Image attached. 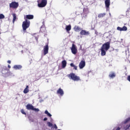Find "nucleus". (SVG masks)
<instances>
[{
    "mask_svg": "<svg viewBox=\"0 0 130 130\" xmlns=\"http://www.w3.org/2000/svg\"><path fill=\"white\" fill-rule=\"evenodd\" d=\"M22 27L23 31L26 32V30L30 27V21L29 20H25L22 22Z\"/></svg>",
    "mask_w": 130,
    "mask_h": 130,
    "instance_id": "f257e3e1",
    "label": "nucleus"
},
{
    "mask_svg": "<svg viewBox=\"0 0 130 130\" xmlns=\"http://www.w3.org/2000/svg\"><path fill=\"white\" fill-rule=\"evenodd\" d=\"M69 79L73 80V81H80L81 79H80V77L76 75L75 73H71L68 75Z\"/></svg>",
    "mask_w": 130,
    "mask_h": 130,
    "instance_id": "f03ea898",
    "label": "nucleus"
},
{
    "mask_svg": "<svg viewBox=\"0 0 130 130\" xmlns=\"http://www.w3.org/2000/svg\"><path fill=\"white\" fill-rule=\"evenodd\" d=\"M102 48H103L106 51H107V50L110 48V41L107 42L104 44L102 46Z\"/></svg>",
    "mask_w": 130,
    "mask_h": 130,
    "instance_id": "7ed1b4c3",
    "label": "nucleus"
},
{
    "mask_svg": "<svg viewBox=\"0 0 130 130\" xmlns=\"http://www.w3.org/2000/svg\"><path fill=\"white\" fill-rule=\"evenodd\" d=\"M47 5V0H42L39 4H38L39 8H44Z\"/></svg>",
    "mask_w": 130,
    "mask_h": 130,
    "instance_id": "20e7f679",
    "label": "nucleus"
},
{
    "mask_svg": "<svg viewBox=\"0 0 130 130\" xmlns=\"http://www.w3.org/2000/svg\"><path fill=\"white\" fill-rule=\"evenodd\" d=\"M48 50H49V46H48V42L46 44V45L44 46L43 53L44 55H46L48 53Z\"/></svg>",
    "mask_w": 130,
    "mask_h": 130,
    "instance_id": "39448f33",
    "label": "nucleus"
},
{
    "mask_svg": "<svg viewBox=\"0 0 130 130\" xmlns=\"http://www.w3.org/2000/svg\"><path fill=\"white\" fill-rule=\"evenodd\" d=\"M71 52L73 54L76 55L78 53V49L77 48V46L74 44H72V46L71 47Z\"/></svg>",
    "mask_w": 130,
    "mask_h": 130,
    "instance_id": "423d86ee",
    "label": "nucleus"
},
{
    "mask_svg": "<svg viewBox=\"0 0 130 130\" xmlns=\"http://www.w3.org/2000/svg\"><path fill=\"white\" fill-rule=\"evenodd\" d=\"M10 8H12V9H17L18 7H19V3L17 2H12L9 5Z\"/></svg>",
    "mask_w": 130,
    "mask_h": 130,
    "instance_id": "0eeeda50",
    "label": "nucleus"
},
{
    "mask_svg": "<svg viewBox=\"0 0 130 130\" xmlns=\"http://www.w3.org/2000/svg\"><path fill=\"white\" fill-rule=\"evenodd\" d=\"M34 19V15H26L24 16V19L25 21H29L28 20H33Z\"/></svg>",
    "mask_w": 130,
    "mask_h": 130,
    "instance_id": "6e6552de",
    "label": "nucleus"
},
{
    "mask_svg": "<svg viewBox=\"0 0 130 130\" xmlns=\"http://www.w3.org/2000/svg\"><path fill=\"white\" fill-rule=\"evenodd\" d=\"M85 66H86V62L85 61V60H82L79 63V67L80 69H84Z\"/></svg>",
    "mask_w": 130,
    "mask_h": 130,
    "instance_id": "1a4fd4ad",
    "label": "nucleus"
},
{
    "mask_svg": "<svg viewBox=\"0 0 130 130\" xmlns=\"http://www.w3.org/2000/svg\"><path fill=\"white\" fill-rule=\"evenodd\" d=\"M90 33L89 31H86L85 29H82L80 31V35L82 36H86V35H89Z\"/></svg>",
    "mask_w": 130,
    "mask_h": 130,
    "instance_id": "9d476101",
    "label": "nucleus"
},
{
    "mask_svg": "<svg viewBox=\"0 0 130 130\" xmlns=\"http://www.w3.org/2000/svg\"><path fill=\"white\" fill-rule=\"evenodd\" d=\"M56 94H58L59 95H60V96H63V94H64V92H63V90L61 89V88H59L56 92Z\"/></svg>",
    "mask_w": 130,
    "mask_h": 130,
    "instance_id": "9b49d317",
    "label": "nucleus"
},
{
    "mask_svg": "<svg viewBox=\"0 0 130 130\" xmlns=\"http://www.w3.org/2000/svg\"><path fill=\"white\" fill-rule=\"evenodd\" d=\"M117 30H118V31H126L127 30V27H126V26H124L122 27L118 26L117 27Z\"/></svg>",
    "mask_w": 130,
    "mask_h": 130,
    "instance_id": "f8f14e48",
    "label": "nucleus"
},
{
    "mask_svg": "<svg viewBox=\"0 0 130 130\" xmlns=\"http://www.w3.org/2000/svg\"><path fill=\"white\" fill-rule=\"evenodd\" d=\"M26 108L27 110H33L34 106L31 104H28L26 106Z\"/></svg>",
    "mask_w": 130,
    "mask_h": 130,
    "instance_id": "ddd939ff",
    "label": "nucleus"
},
{
    "mask_svg": "<svg viewBox=\"0 0 130 130\" xmlns=\"http://www.w3.org/2000/svg\"><path fill=\"white\" fill-rule=\"evenodd\" d=\"M105 6L107 9L109 8L110 6V0H105Z\"/></svg>",
    "mask_w": 130,
    "mask_h": 130,
    "instance_id": "4468645a",
    "label": "nucleus"
},
{
    "mask_svg": "<svg viewBox=\"0 0 130 130\" xmlns=\"http://www.w3.org/2000/svg\"><path fill=\"white\" fill-rule=\"evenodd\" d=\"M83 13L84 16H87V14H89V9L88 8H84Z\"/></svg>",
    "mask_w": 130,
    "mask_h": 130,
    "instance_id": "2eb2a0df",
    "label": "nucleus"
},
{
    "mask_svg": "<svg viewBox=\"0 0 130 130\" xmlns=\"http://www.w3.org/2000/svg\"><path fill=\"white\" fill-rule=\"evenodd\" d=\"M74 30L76 32H80V31L82 30V29L81 28V27H80V26L76 25L74 28Z\"/></svg>",
    "mask_w": 130,
    "mask_h": 130,
    "instance_id": "dca6fc26",
    "label": "nucleus"
},
{
    "mask_svg": "<svg viewBox=\"0 0 130 130\" xmlns=\"http://www.w3.org/2000/svg\"><path fill=\"white\" fill-rule=\"evenodd\" d=\"M22 68V67L21 65H14L13 67V69H14V70H21Z\"/></svg>",
    "mask_w": 130,
    "mask_h": 130,
    "instance_id": "f3484780",
    "label": "nucleus"
},
{
    "mask_svg": "<svg viewBox=\"0 0 130 130\" xmlns=\"http://www.w3.org/2000/svg\"><path fill=\"white\" fill-rule=\"evenodd\" d=\"M101 55L102 56H104V55H106V51H105V49L101 48Z\"/></svg>",
    "mask_w": 130,
    "mask_h": 130,
    "instance_id": "a211bd4d",
    "label": "nucleus"
},
{
    "mask_svg": "<svg viewBox=\"0 0 130 130\" xmlns=\"http://www.w3.org/2000/svg\"><path fill=\"white\" fill-rule=\"evenodd\" d=\"M66 30L67 32H69V31H71V30H72V25H71V24L67 25L66 27Z\"/></svg>",
    "mask_w": 130,
    "mask_h": 130,
    "instance_id": "6ab92c4d",
    "label": "nucleus"
},
{
    "mask_svg": "<svg viewBox=\"0 0 130 130\" xmlns=\"http://www.w3.org/2000/svg\"><path fill=\"white\" fill-rule=\"evenodd\" d=\"M116 76V75H115V73H114L113 72L110 73V74L109 75V77L111 79H113V78H115Z\"/></svg>",
    "mask_w": 130,
    "mask_h": 130,
    "instance_id": "aec40b11",
    "label": "nucleus"
},
{
    "mask_svg": "<svg viewBox=\"0 0 130 130\" xmlns=\"http://www.w3.org/2000/svg\"><path fill=\"white\" fill-rule=\"evenodd\" d=\"M61 63L62 69H64V68L67 67V61L66 60H63L62 61Z\"/></svg>",
    "mask_w": 130,
    "mask_h": 130,
    "instance_id": "412c9836",
    "label": "nucleus"
},
{
    "mask_svg": "<svg viewBox=\"0 0 130 130\" xmlns=\"http://www.w3.org/2000/svg\"><path fill=\"white\" fill-rule=\"evenodd\" d=\"M29 92V86L26 85V88L23 90L24 94H27Z\"/></svg>",
    "mask_w": 130,
    "mask_h": 130,
    "instance_id": "4be33fe9",
    "label": "nucleus"
},
{
    "mask_svg": "<svg viewBox=\"0 0 130 130\" xmlns=\"http://www.w3.org/2000/svg\"><path fill=\"white\" fill-rule=\"evenodd\" d=\"M106 15V13H100L98 15V18H103L104 17H105Z\"/></svg>",
    "mask_w": 130,
    "mask_h": 130,
    "instance_id": "5701e85b",
    "label": "nucleus"
},
{
    "mask_svg": "<svg viewBox=\"0 0 130 130\" xmlns=\"http://www.w3.org/2000/svg\"><path fill=\"white\" fill-rule=\"evenodd\" d=\"M71 67H72V68H74V70L77 71L78 70V67L76 66L74 63H71L70 64Z\"/></svg>",
    "mask_w": 130,
    "mask_h": 130,
    "instance_id": "b1692460",
    "label": "nucleus"
},
{
    "mask_svg": "<svg viewBox=\"0 0 130 130\" xmlns=\"http://www.w3.org/2000/svg\"><path fill=\"white\" fill-rule=\"evenodd\" d=\"M13 19V23H15V21H16V19H17V15H16V14L13 13L12 14Z\"/></svg>",
    "mask_w": 130,
    "mask_h": 130,
    "instance_id": "393cba45",
    "label": "nucleus"
},
{
    "mask_svg": "<svg viewBox=\"0 0 130 130\" xmlns=\"http://www.w3.org/2000/svg\"><path fill=\"white\" fill-rule=\"evenodd\" d=\"M45 114H47V115H48V116H49V117H51L52 116L51 114L49 113V112H48V111L46 110L45 111Z\"/></svg>",
    "mask_w": 130,
    "mask_h": 130,
    "instance_id": "a878e982",
    "label": "nucleus"
},
{
    "mask_svg": "<svg viewBox=\"0 0 130 130\" xmlns=\"http://www.w3.org/2000/svg\"><path fill=\"white\" fill-rule=\"evenodd\" d=\"M129 127H130V123H129V125H126V126L124 127V128L125 130H127V129H128L129 128Z\"/></svg>",
    "mask_w": 130,
    "mask_h": 130,
    "instance_id": "bb28decb",
    "label": "nucleus"
},
{
    "mask_svg": "<svg viewBox=\"0 0 130 130\" xmlns=\"http://www.w3.org/2000/svg\"><path fill=\"white\" fill-rule=\"evenodd\" d=\"M2 19H5V15L3 14H0V20Z\"/></svg>",
    "mask_w": 130,
    "mask_h": 130,
    "instance_id": "cd10ccee",
    "label": "nucleus"
},
{
    "mask_svg": "<svg viewBox=\"0 0 130 130\" xmlns=\"http://www.w3.org/2000/svg\"><path fill=\"white\" fill-rule=\"evenodd\" d=\"M32 110H34L36 112H38V111H40L39 109H36V108H35L34 107V109H32Z\"/></svg>",
    "mask_w": 130,
    "mask_h": 130,
    "instance_id": "c85d7f7f",
    "label": "nucleus"
},
{
    "mask_svg": "<svg viewBox=\"0 0 130 130\" xmlns=\"http://www.w3.org/2000/svg\"><path fill=\"white\" fill-rule=\"evenodd\" d=\"M21 113H22V114H24V115H26V112H25V111L24 110V109H21Z\"/></svg>",
    "mask_w": 130,
    "mask_h": 130,
    "instance_id": "c756f323",
    "label": "nucleus"
},
{
    "mask_svg": "<svg viewBox=\"0 0 130 130\" xmlns=\"http://www.w3.org/2000/svg\"><path fill=\"white\" fill-rule=\"evenodd\" d=\"M48 126L51 127L52 126V123H50V122H48L47 123Z\"/></svg>",
    "mask_w": 130,
    "mask_h": 130,
    "instance_id": "7c9ffc66",
    "label": "nucleus"
},
{
    "mask_svg": "<svg viewBox=\"0 0 130 130\" xmlns=\"http://www.w3.org/2000/svg\"><path fill=\"white\" fill-rule=\"evenodd\" d=\"M113 130H120V127H114L113 129Z\"/></svg>",
    "mask_w": 130,
    "mask_h": 130,
    "instance_id": "2f4dec72",
    "label": "nucleus"
},
{
    "mask_svg": "<svg viewBox=\"0 0 130 130\" xmlns=\"http://www.w3.org/2000/svg\"><path fill=\"white\" fill-rule=\"evenodd\" d=\"M129 120H130V118L126 119L124 123H126L127 122H128V121H129Z\"/></svg>",
    "mask_w": 130,
    "mask_h": 130,
    "instance_id": "473e14b6",
    "label": "nucleus"
},
{
    "mask_svg": "<svg viewBox=\"0 0 130 130\" xmlns=\"http://www.w3.org/2000/svg\"><path fill=\"white\" fill-rule=\"evenodd\" d=\"M127 81L130 82V75L127 77Z\"/></svg>",
    "mask_w": 130,
    "mask_h": 130,
    "instance_id": "72a5a7b5",
    "label": "nucleus"
},
{
    "mask_svg": "<svg viewBox=\"0 0 130 130\" xmlns=\"http://www.w3.org/2000/svg\"><path fill=\"white\" fill-rule=\"evenodd\" d=\"M41 2H42V0H37L38 4L41 3Z\"/></svg>",
    "mask_w": 130,
    "mask_h": 130,
    "instance_id": "f704fd0d",
    "label": "nucleus"
},
{
    "mask_svg": "<svg viewBox=\"0 0 130 130\" xmlns=\"http://www.w3.org/2000/svg\"><path fill=\"white\" fill-rule=\"evenodd\" d=\"M46 120H47V118L45 117L44 118V121H46Z\"/></svg>",
    "mask_w": 130,
    "mask_h": 130,
    "instance_id": "c9c22d12",
    "label": "nucleus"
},
{
    "mask_svg": "<svg viewBox=\"0 0 130 130\" xmlns=\"http://www.w3.org/2000/svg\"><path fill=\"white\" fill-rule=\"evenodd\" d=\"M7 62H8V63L10 64L11 61V60H9L8 61H7Z\"/></svg>",
    "mask_w": 130,
    "mask_h": 130,
    "instance_id": "e433bc0d",
    "label": "nucleus"
},
{
    "mask_svg": "<svg viewBox=\"0 0 130 130\" xmlns=\"http://www.w3.org/2000/svg\"><path fill=\"white\" fill-rule=\"evenodd\" d=\"M8 68L9 69H11V66H10V64H8Z\"/></svg>",
    "mask_w": 130,
    "mask_h": 130,
    "instance_id": "4c0bfd02",
    "label": "nucleus"
},
{
    "mask_svg": "<svg viewBox=\"0 0 130 130\" xmlns=\"http://www.w3.org/2000/svg\"><path fill=\"white\" fill-rule=\"evenodd\" d=\"M55 128H57V126H56V125H55Z\"/></svg>",
    "mask_w": 130,
    "mask_h": 130,
    "instance_id": "58836bf2",
    "label": "nucleus"
},
{
    "mask_svg": "<svg viewBox=\"0 0 130 130\" xmlns=\"http://www.w3.org/2000/svg\"><path fill=\"white\" fill-rule=\"evenodd\" d=\"M100 35H102V34L99 33Z\"/></svg>",
    "mask_w": 130,
    "mask_h": 130,
    "instance_id": "ea45409f",
    "label": "nucleus"
},
{
    "mask_svg": "<svg viewBox=\"0 0 130 130\" xmlns=\"http://www.w3.org/2000/svg\"><path fill=\"white\" fill-rule=\"evenodd\" d=\"M95 34H98V32H95Z\"/></svg>",
    "mask_w": 130,
    "mask_h": 130,
    "instance_id": "a19ab883",
    "label": "nucleus"
}]
</instances>
